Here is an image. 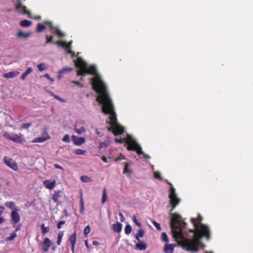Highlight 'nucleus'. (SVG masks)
Masks as SVG:
<instances>
[{"label": "nucleus", "instance_id": "38", "mask_svg": "<svg viewBox=\"0 0 253 253\" xmlns=\"http://www.w3.org/2000/svg\"><path fill=\"white\" fill-rule=\"evenodd\" d=\"M125 159V156L124 155H123L122 154H120V156L115 159H114L113 157H109L108 158V159L114 160V161H116V162L119 161L120 160H124Z\"/></svg>", "mask_w": 253, "mask_h": 253}, {"label": "nucleus", "instance_id": "35", "mask_svg": "<svg viewBox=\"0 0 253 253\" xmlns=\"http://www.w3.org/2000/svg\"><path fill=\"white\" fill-rule=\"evenodd\" d=\"M46 140V138H43L42 137H37V138H35L33 142H37V143H41V142H43L44 141H45V140Z\"/></svg>", "mask_w": 253, "mask_h": 253}, {"label": "nucleus", "instance_id": "60", "mask_svg": "<svg viewBox=\"0 0 253 253\" xmlns=\"http://www.w3.org/2000/svg\"><path fill=\"white\" fill-rule=\"evenodd\" d=\"M92 244L94 245V246H97L98 245H99V243L97 241H92Z\"/></svg>", "mask_w": 253, "mask_h": 253}, {"label": "nucleus", "instance_id": "23", "mask_svg": "<svg viewBox=\"0 0 253 253\" xmlns=\"http://www.w3.org/2000/svg\"><path fill=\"white\" fill-rule=\"evenodd\" d=\"M32 23L31 21L25 19L21 21L20 24L21 27H28L32 25Z\"/></svg>", "mask_w": 253, "mask_h": 253}, {"label": "nucleus", "instance_id": "26", "mask_svg": "<svg viewBox=\"0 0 253 253\" xmlns=\"http://www.w3.org/2000/svg\"><path fill=\"white\" fill-rule=\"evenodd\" d=\"M136 247L140 251H145L146 249L147 246L144 243H138L136 244Z\"/></svg>", "mask_w": 253, "mask_h": 253}, {"label": "nucleus", "instance_id": "34", "mask_svg": "<svg viewBox=\"0 0 253 253\" xmlns=\"http://www.w3.org/2000/svg\"><path fill=\"white\" fill-rule=\"evenodd\" d=\"M131 231H132L131 226L129 224H127L125 228V233L127 235H129L131 232Z\"/></svg>", "mask_w": 253, "mask_h": 253}, {"label": "nucleus", "instance_id": "39", "mask_svg": "<svg viewBox=\"0 0 253 253\" xmlns=\"http://www.w3.org/2000/svg\"><path fill=\"white\" fill-rule=\"evenodd\" d=\"M46 43H52L55 44V43L53 42V37L52 36H46Z\"/></svg>", "mask_w": 253, "mask_h": 253}, {"label": "nucleus", "instance_id": "5", "mask_svg": "<svg viewBox=\"0 0 253 253\" xmlns=\"http://www.w3.org/2000/svg\"><path fill=\"white\" fill-rule=\"evenodd\" d=\"M126 143L127 144V149L129 151H135L138 155L143 153V151L140 146L133 139L131 136L127 135L126 140Z\"/></svg>", "mask_w": 253, "mask_h": 253}, {"label": "nucleus", "instance_id": "51", "mask_svg": "<svg viewBox=\"0 0 253 253\" xmlns=\"http://www.w3.org/2000/svg\"><path fill=\"white\" fill-rule=\"evenodd\" d=\"M65 223L64 221H60L57 225V227L58 229H60L62 227V226Z\"/></svg>", "mask_w": 253, "mask_h": 253}, {"label": "nucleus", "instance_id": "16", "mask_svg": "<svg viewBox=\"0 0 253 253\" xmlns=\"http://www.w3.org/2000/svg\"><path fill=\"white\" fill-rule=\"evenodd\" d=\"M73 138H75L76 139L74 140V143L75 145L77 146H80L82 144H84L85 139L84 137H78L76 138L75 136H72Z\"/></svg>", "mask_w": 253, "mask_h": 253}, {"label": "nucleus", "instance_id": "36", "mask_svg": "<svg viewBox=\"0 0 253 253\" xmlns=\"http://www.w3.org/2000/svg\"><path fill=\"white\" fill-rule=\"evenodd\" d=\"M17 236V234L15 233V232H13L11 233L10 235V236L7 237L6 239V241H12Z\"/></svg>", "mask_w": 253, "mask_h": 253}, {"label": "nucleus", "instance_id": "12", "mask_svg": "<svg viewBox=\"0 0 253 253\" xmlns=\"http://www.w3.org/2000/svg\"><path fill=\"white\" fill-rule=\"evenodd\" d=\"M51 245V242L50 239L46 237L44 239L42 243V250L44 252H47Z\"/></svg>", "mask_w": 253, "mask_h": 253}, {"label": "nucleus", "instance_id": "53", "mask_svg": "<svg viewBox=\"0 0 253 253\" xmlns=\"http://www.w3.org/2000/svg\"><path fill=\"white\" fill-rule=\"evenodd\" d=\"M72 42L71 41L68 43H66V46H65V49H71V44H72Z\"/></svg>", "mask_w": 253, "mask_h": 253}, {"label": "nucleus", "instance_id": "9", "mask_svg": "<svg viewBox=\"0 0 253 253\" xmlns=\"http://www.w3.org/2000/svg\"><path fill=\"white\" fill-rule=\"evenodd\" d=\"M3 161L7 166L12 169L13 170H18V166L17 164L12 159L8 158L7 157H4L3 158Z\"/></svg>", "mask_w": 253, "mask_h": 253}, {"label": "nucleus", "instance_id": "10", "mask_svg": "<svg viewBox=\"0 0 253 253\" xmlns=\"http://www.w3.org/2000/svg\"><path fill=\"white\" fill-rule=\"evenodd\" d=\"M19 211V209H15L11 212L10 220L14 224L18 223L20 220V216L18 213Z\"/></svg>", "mask_w": 253, "mask_h": 253}, {"label": "nucleus", "instance_id": "58", "mask_svg": "<svg viewBox=\"0 0 253 253\" xmlns=\"http://www.w3.org/2000/svg\"><path fill=\"white\" fill-rule=\"evenodd\" d=\"M142 154H143L144 158H145L146 159H150V157L148 155L144 153L143 152V153Z\"/></svg>", "mask_w": 253, "mask_h": 253}, {"label": "nucleus", "instance_id": "56", "mask_svg": "<svg viewBox=\"0 0 253 253\" xmlns=\"http://www.w3.org/2000/svg\"><path fill=\"white\" fill-rule=\"evenodd\" d=\"M54 166L56 169H62V170H64L63 168L57 164H54Z\"/></svg>", "mask_w": 253, "mask_h": 253}, {"label": "nucleus", "instance_id": "8", "mask_svg": "<svg viewBox=\"0 0 253 253\" xmlns=\"http://www.w3.org/2000/svg\"><path fill=\"white\" fill-rule=\"evenodd\" d=\"M108 129L109 131H112L115 136L122 134L125 131L124 127L118 123L111 125Z\"/></svg>", "mask_w": 253, "mask_h": 253}, {"label": "nucleus", "instance_id": "47", "mask_svg": "<svg viewBox=\"0 0 253 253\" xmlns=\"http://www.w3.org/2000/svg\"><path fill=\"white\" fill-rule=\"evenodd\" d=\"M126 139H125V138H123V139H119V138H115V141L116 142L118 143H120V144H122V143H123L124 142L126 143Z\"/></svg>", "mask_w": 253, "mask_h": 253}, {"label": "nucleus", "instance_id": "61", "mask_svg": "<svg viewBox=\"0 0 253 253\" xmlns=\"http://www.w3.org/2000/svg\"><path fill=\"white\" fill-rule=\"evenodd\" d=\"M119 215L121 217V220L122 221H124V220L125 219V217H124L123 214L121 212H120Z\"/></svg>", "mask_w": 253, "mask_h": 253}, {"label": "nucleus", "instance_id": "3", "mask_svg": "<svg viewBox=\"0 0 253 253\" xmlns=\"http://www.w3.org/2000/svg\"><path fill=\"white\" fill-rule=\"evenodd\" d=\"M100 83L101 88L98 89L94 88V90L99 94L96 98V101L100 104H102V111L105 114H109L110 120L109 124L110 126L118 124L117 115L114 111L113 104L107 90L106 85H103L101 83Z\"/></svg>", "mask_w": 253, "mask_h": 253}, {"label": "nucleus", "instance_id": "49", "mask_svg": "<svg viewBox=\"0 0 253 253\" xmlns=\"http://www.w3.org/2000/svg\"><path fill=\"white\" fill-rule=\"evenodd\" d=\"M32 126L31 123H24L22 125V127L24 129H28Z\"/></svg>", "mask_w": 253, "mask_h": 253}, {"label": "nucleus", "instance_id": "31", "mask_svg": "<svg viewBox=\"0 0 253 253\" xmlns=\"http://www.w3.org/2000/svg\"><path fill=\"white\" fill-rule=\"evenodd\" d=\"M45 29V26L41 23H38L37 27V32H41Z\"/></svg>", "mask_w": 253, "mask_h": 253}, {"label": "nucleus", "instance_id": "55", "mask_svg": "<svg viewBox=\"0 0 253 253\" xmlns=\"http://www.w3.org/2000/svg\"><path fill=\"white\" fill-rule=\"evenodd\" d=\"M72 83L77 85H78V86H80V87H83V85L81 84H80V82H79L78 81H72Z\"/></svg>", "mask_w": 253, "mask_h": 253}, {"label": "nucleus", "instance_id": "59", "mask_svg": "<svg viewBox=\"0 0 253 253\" xmlns=\"http://www.w3.org/2000/svg\"><path fill=\"white\" fill-rule=\"evenodd\" d=\"M101 160H102V161H103L104 163H107L108 162V161H107V158L104 157V156H102L101 158Z\"/></svg>", "mask_w": 253, "mask_h": 253}, {"label": "nucleus", "instance_id": "14", "mask_svg": "<svg viewBox=\"0 0 253 253\" xmlns=\"http://www.w3.org/2000/svg\"><path fill=\"white\" fill-rule=\"evenodd\" d=\"M43 184L46 189L52 190L56 186V181L55 180H53L52 181L46 180L43 182Z\"/></svg>", "mask_w": 253, "mask_h": 253}, {"label": "nucleus", "instance_id": "48", "mask_svg": "<svg viewBox=\"0 0 253 253\" xmlns=\"http://www.w3.org/2000/svg\"><path fill=\"white\" fill-rule=\"evenodd\" d=\"M72 70V68L65 67V68H64L63 69H62V70L60 71V73H64L65 72H70V71H71Z\"/></svg>", "mask_w": 253, "mask_h": 253}, {"label": "nucleus", "instance_id": "42", "mask_svg": "<svg viewBox=\"0 0 253 253\" xmlns=\"http://www.w3.org/2000/svg\"><path fill=\"white\" fill-rule=\"evenodd\" d=\"M90 231V228L89 226L87 225L84 228V234L85 236H87V235L89 233Z\"/></svg>", "mask_w": 253, "mask_h": 253}, {"label": "nucleus", "instance_id": "40", "mask_svg": "<svg viewBox=\"0 0 253 253\" xmlns=\"http://www.w3.org/2000/svg\"><path fill=\"white\" fill-rule=\"evenodd\" d=\"M38 68L40 72H42L46 69V67L44 63L39 64L38 65Z\"/></svg>", "mask_w": 253, "mask_h": 253}, {"label": "nucleus", "instance_id": "28", "mask_svg": "<svg viewBox=\"0 0 253 253\" xmlns=\"http://www.w3.org/2000/svg\"><path fill=\"white\" fill-rule=\"evenodd\" d=\"M123 164L125 165V168H124L123 173L131 174V171L130 170H129L128 169V167L129 166V164L126 162H124Z\"/></svg>", "mask_w": 253, "mask_h": 253}, {"label": "nucleus", "instance_id": "41", "mask_svg": "<svg viewBox=\"0 0 253 253\" xmlns=\"http://www.w3.org/2000/svg\"><path fill=\"white\" fill-rule=\"evenodd\" d=\"M50 94L52 96H53L55 99L59 100L61 102H64L65 101L64 99L61 98L60 97L58 96L57 95L54 94L53 92H51Z\"/></svg>", "mask_w": 253, "mask_h": 253}, {"label": "nucleus", "instance_id": "22", "mask_svg": "<svg viewBox=\"0 0 253 253\" xmlns=\"http://www.w3.org/2000/svg\"><path fill=\"white\" fill-rule=\"evenodd\" d=\"M33 72V69L31 67H29L25 72L22 74L21 76V79L24 80L26 77Z\"/></svg>", "mask_w": 253, "mask_h": 253}, {"label": "nucleus", "instance_id": "45", "mask_svg": "<svg viewBox=\"0 0 253 253\" xmlns=\"http://www.w3.org/2000/svg\"><path fill=\"white\" fill-rule=\"evenodd\" d=\"M62 141L63 142H66V143H69L70 142V136L69 134H66L64 137L62 139Z\"/></svg>", "mask_w": 253, "mask_h": 253}, {"label": "nucleus", "instance_id": "7", "mask_svg": "<svg viewBox=\"0 0 253 253\" xmlns=\"http://www.w3.org/2000/svg\"><path fill=\"white\" fill-rule=\"evenodd\" d=\"M44 23L48 25L50 28V31L52 34H56L58 38H61L65 36V34L62 32L58 27L53 26L52 22L49 21H45Z\"/></svg>", "mask_w": 253, "mask_h": 253}, {"label": "nucleus", "instance_id": "44", "mask_svg": "<svg viewBox=\"0 0 253 253\" xmlns=\"http://www.w3.org/2000/svg\"><path fill=\"white\" fill-rule=\"evenodd\" d=\"M55 44L61 46L65 48V46H66V42H62L60 41L55 42Z\"/></svg>", "mask_w": 253, "mask_h": 253}, {"label": "nucleus", "instance_id": "4", "mask_svg": "<svg viewBox=\"0 0 253 253\" xmlns=\"http://www.w3.org/2000/svg\"><path fill=\"white\" fill-rule=\"evenodd\" d=\"M74 62L75 66L79 68V70L77 71V73L78 76H84L86 74H90L95 76L94 78L90 79L91 81L92 87L93 90L94 88H96L98 89L101 88L100 82L103 85H106L97 73L96 67L95 65H92L88 67L87 63L80 57H78L77 60H74Z\"/></svg>", "mask_w": 253, "mask_h": 253}, {"label": "nucleus", "instance_id": "17", "mask_svg": "<svg viewBox=\"0 0 253 253\" xmlns=\"http://www.w3.org/2000/svg\"><path fill=\"white\" fill-rule=\"evenodd\" d=\"M174 246L172 244H166L164 248V252L166 253H173Z\"/></svg>", "mask_w": 253, "mask_h": 253}, {"label": "nucleus", "instance_id": "19", "mask_svg": "<svg viewBox=\"0 0 253 253\" xmlns=\"http://www.w3.org/2000/svg\"><path fill=\"white\" fill-rule=\"evenodd\" d=\"M69 241L71 245H76L77 242V233L76 231L69 237Z\"/></svg>", "mask_w": 253, "mask_h": 253}, {"label": "nucleus", "instance_id": "54", "mask_svg": "<svg viewBox=\"0 0 253 253\" xmlns=\"http://www.w3.org/2000/svg\"><path fill=\"white\" fill-rule=\"evenodd\" d=\"M44 77L48 79L51 82H53L54 81L53 79L51 78L48 74H45L44 75Z\"/></svg>", "mask_w": 253, "mask_h": 253}, {"label": "nucleus", "instance_id": "37", "mask_svg": "<svg viewBox=\"0 0 253 253\" xmlns=\"http://www.w3.org/2000/svg\"><path fill=\"white\" fill-rule=\"evenodd\" d=\"M162 240L166 243L169 242V238L166 232H163L162 233Z\"/></svg>", "mask_w": 253, "mask_h": 253}, {"label": "nucleus", "instance_id": "13", "mask_svg": "<svg viewBox=\"0 0 253 253\" xmlns=\"http://www.w3.org/2000/svg\"><path fill=\"white\" fill-rule=\"evenodd\" d=\"M75 130L79 134H82L85 131V129L82 123L79 122L75 124Z\"/></svg>", "mask_w": 253, "mask_h": 253}, {"label": "nucleus", "instance_id": "63", "mask_svg": "<svg viewBox=\"0 0 253 253\" xmlns=\"http://www.w3.org/2000/svg\"><path fill=\"white\" fill-rule=\"evenodd\" d=\"M4 220H5L4 218L3 217L0 216V224H2L3 222H4Z\"/></svg>", "mask_w": 253, "mask_h": 253}, {"label": "nucleus", "instance_id": "43", "mask_svg": "<svg viewBox=\"0 0 253 253\" xmlns=\"http://www.w3.org/2000/svg\"><path fill=\"white\" fill-rule=\"evenodd\" d=\"M132 220H133V221L135 223V224L139 226V227H141L142 225H141V223L140 222H139L137 218H136V217L135 215H134L132 217Z\"/></svg>", "mask_w": 253, "mask_h": 253}, {"label": "nucleus", "instance_id": "64", "mask_svg": "<svg viewBox=\"0 0 253 253\" xmlns=\"http://www.w3.org/2000/svg\"><path fill=\"white\" fill-rule=\"evenodd\" d=\"M76 245H71V251L72 253H75V249Z\"/></svg>", "mask_w": 253, "mask_h": 253}, {"label": "nucleus", "instance_id": "50", "mask_svg": "<svg viewBox=\"0 0 253 253\" xmlns=\"http://www.w3.org/2000/svg\"><path fill=\"white\" fill-rule=\"evenodd\" d=\"M154 177L156 178L159 179L160 180L162 179L161 174L158 171H156L154 173Z\"/></svg>", "mask_w": 253, "mask_h": 253}, {"label": "nucleus", "instance_id": "57", "mask_svg": "<svg viewBox=\"0 0 253 253\" xmlns=\"http://www.w3.org/2000/svg\"><path fill=\"white\" fill-rule=\"evenodd\" d=\"M5 208L3 206H0V216L2 214Z\"/></svg>", "mask_w": 253, "mask_h": 253}, {"label": "nucleus", "instance_id": "62", "mask_svg": "<svg viewBox=\"0 0 253 253\" xmlns=\"http://www.w3.org/2000/svg\"><path fill=\"white\" fill-rule=\"evenodd\" d=\"M81 207L82 210H84V202L82 198H81Z\"/></svg>", "mask_w": 253, "mask_h": 253}, {"label": "nucleus", "instance_id": "6", "mask_svg": "<svg viewBox=\"0 0 253 253\" xmlns=\"http://www.w3.org/2000/svg\"><path fill=\"white\" fill-rule=\"evenodd\" d=\"M3 136L8 140H10L16 143H22L25 141V139L22 138V135H19L16 133H10L7 131L4 132Z\"/></svg>", "mask_w": 253, "mask_h": 253}, {"label": "nucleus", "instance_id": "1", "mask_svg": "<svg viewBox=\"0 0 253 253\" xmlns=\"http://www.w3.org/2000/svg\"><path fill=\"white\" fill-rule=\"evenodd\" d=\"M202 216L199 214L196 218H191V222L193 224L194 229H189L188 231L193 233L192 239H187L184 237V234L186 232L187 225L183 228V238H177L176 240L180 239L181 241V246L183 249L188 251L197 252L199 248H204V245L201 242L202 238H205L207 240L211 239V231L209 227L202 223Z\"/></svg>", "mask_w": 253, "mask_h": 253}, {"label": "nucleus", "instance_id": "21", "mask_svg": "<svg viewBox=\"0 0 253 253\" xmlns=\"http://www.w3.org/2000/svg\"><path fill=\"white\" fill-rule=\"evenodd\" d=\"M113 228L114 231L116 232H120L122 229V224L117 222L116 223L113 225Z\"/></svg>", "mask_w": 253, "mask_h": 253}, {"label": "nucleus", "instance_id": "25", "mask_svg": "<svg viewBox=\"0 0 253 253\" xmlns=\"http://www.w3.org/2000/svg\"><path fill=\"white\" fill-rule=\"evenodd\" d=\"M41 228L42 230V235L46 234L50 230V228L48 226L45 227L44 223H42L41 224Z\"/></svg>", "mask_w": 253, "mask_h": 253}, {"label": "nucleus", "instance_id": "15", "mask_svg": "<svg viewBox=\"0 0 253 253\" xmlns=\"http://www.w3.org/2000/svg\"><path fill=\"white\" fill-rule=\"evenodd\" d=\"M31 36V33H24L22 31H19L17 33V36L18 38H24L27 39Z\"/></svg>", "mask_w": 253, "mask_h": 253}, {"label": "nucleus", "instance_id": "32", "mask_svg": "<svg viewBox=\"0 0 253 253\" xmlns=\"http://www.w3.org/2000/svg\"><path fill=\"white\" fill-rule=\"evenodd\" d=\"M86 152V150L81 149H76L74 150V153L76 155H84Z\"/></svg>", "mask_w": 253, "mask_h": 253}, {"label": "nucleus", "instance_id": "27", "mask_svg": "<svg viewBox=\"0 0 253 253\" xmlns=\"http://www.w3.org/2000/svg\"><path fill=\"white\" fill-rule=\"evenodd\" d=\"M60 197H61L60 191H58L57 192H55L53 194V195L52 196V200L54 201V202L57 203Z\"/></svg>", "mask_w": 253, "mask_h": 253}, {"label": "nucleus", "instance_id": "11", "mask_svg": "<svg viewBox=\"0 0 253 253\" xmlns=\"http://www.w3.org/2000/svg\"><path fill=\"white\" fill-rule=\"evenodd\" d=\"M16 9L19 12H22L23 14H30V12L26 9V7L23 5L21 2L18 1L15 6Z\"/></svg>", "mask_w": 253, "mask_h": 253}, {"label": "nucleus", "instance_id": "46", "mask_svg": "<svg viewBox=\"0 0 253 253\" xmlns=\"http://www.w3.org/2000/svg\"><path fill=\"white\" fill-rule=\"evenodd\" d=\"M153 225H154V226L159 231H160L161 230V225L159 223H158V222H157L156 221H153L152 222Z\"/></svg>", "mask_w": 253, "mask_h": 253}, {"label": "nucleus", "instance_id": "2", "mask_svg": "<svg viewBox=\"0 0 253 253\" xmlns=\"http://www.w3.org/2000/svg\"><path fill=\"white\" fill-rule=\"evenodd\" d=\"M169 204L171 205V209L169 210V214L172 216L170 219V228L173 238H183V228H185L187 225L184 221H181V216L177 213H172L173 210L179 204L180 200L178 198L175 193V189L173 185L169 189Z\"/></svg>", "mask_w": 253, "mask_h": 253}, {"label": "nucleus", "instance_id": "24", "mask_svg": "<svg viewBox=\"0 0 253 253\" xmlns=\"http://www.w3.org/2000/svg\"><path fill=\"white\" fill-rule=\"evenodd\" d=\"M144 231L143 229H139L138 231V232L135 235V239L138 241L140 242V238H142L144 236Z\"/></svg>", "mask_w": 253, "mask_h": 253}, {"label": "nucleus", "instance_id": "20", "mask_svg": "<svg viewBox=\"0 0 253 253\" xmlns=\"http://www.w3.org/2000/svg\"><path fill=\"white\" fill-rule=\"evenodd\" d=\"M4 205L7 208L12 210V211L18 209L16 207L15 203L13 201L6 202L5 203Z\"/></svg>", "mask_w": 253, "mask_h": 253}, {"label": "nucleus", "instance_id": "29", "mask_svg": "<svg viewBox=\"0 0 253 253\" xmlns=\"http://www.w3.org/2000/svg\"><path fill=\"white\" fill-rule=\"evenodd\" d=\"M81 180L83 182L86 183L91 182L92 181L91 178L86 175L82 176L81 177Z\"/></svg>", "mask_w": 253, "mask_h": 253}, {"label": "nucleus", "instance_id": "18", "mask_svg": "<svg viewBox=\"0 0 253 253\" xmlns=\"http://www.w3.org/2000/svg\"><path fill=\"white\" fill-rule=\"evenodd\" d=\"M19 72H18L10 71L6 74H4L3 76L5 78L11 79V78H13L16 77L19 74Z\"/></svg>", "mask_w": 253, "mask_h": 253}, {"label": "nucleus", "instance_id": "52", "mask_svg": "<svg viewBox=\"0 0 253 253\" xmlns=\"http://www.w3.org/2000/svg\"><path fill=\"white\" fill-rule=\"evenodd\" d=\"M13 227H16V229H15V230L14 231V232H15V233H16V232L18 231L19 230H20L21 228V224H19L18 225H14Z\"/></svg>", "mask_w": 253, "mask_h": 253}, {"label": "nucleus", "instance_id": "30", "mask_svg": "<svg viewBox=\"0 0 253 253\" xmlns=\"http://www.w3.org/2000/svg\"><path fill=\"white\" fill-rule=\"evenodd\" d=\"M63 232H60L57 236V244L59 246L61 244L62 239L63 237Z\"/></svg>", "mask_w": 253, "mask_h": 253}, {"label": "nucleus", "instance_id": "33", "mask_svg": "<svg viewBox=\"0 0 253 253\" xmlns=\"http://www.w3.org/2000/svg\"><path fill=\"white\" fill-rule=\"evenodd\" d=\"M107 200V195L106 193V188H104L103 190V194H102V203H104Z\"/></svg>", "mask_w": 253, "mask_h": 253}]
</instances>
